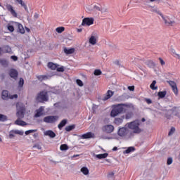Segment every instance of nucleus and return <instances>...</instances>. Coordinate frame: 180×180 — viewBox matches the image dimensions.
I'll list each match as a JSON object with an SVG mask.
<instances>
[{
  "mask_svg": "<svg viewBox=\"0 0 180 180\" xmlns=\"http://www.w3.org/2000/svg\"><path fill=\"white\" fill-rule=\"evenodd\" d=\"M172 53H173V54H175L176 56V54H179L176 53V51H175V49H172Z\"/></svg>",
  "mask_w": 180,
  "mask_h": 180,
  "instance_id": "680f3d73",
  "label": "nucleus"
},
{
  "mask_svg": "<svg viewBox=\"0 0 180 180\" xmlns=\"http://www.w3.org/2000/svg\"><path fill=\"white\" fill-rule=\"evenodd\" d=\"M25 84V80L23 79V78H20V81L18 82V86L20 88H22L23 87V85Z\"/></svg>",
  "mask_w": 180,
  "mask_h": 180,
  "instance_id": "4c0bfd02",
  "label": "nucleus"
},
{
  "mask_svg": "<svg viewBox=\"0 0 180 180\" xmlns=\"http://www.w3.org/2000/svg\"><path fill=\"white\" fill-rule=\"evenodd\" d=\"M134 151H136V148L134 146H130L127 150L123 151V154H130V153H134Z\"/></svg>",
  "mask_w": 180,
  "mask_h": 180,
  "instance_id": "a211bd4d",
  "label": "nucleus"
},
{
  "mask_svg": "<svg viewBox=\"0 0 180 180\" xmlns=\"http://www.w3.org/2000/svg\"><path fill=\"white\" fill-rule=\"evenodd\" d=\"M16 1L21 5V6H23L25 11H27V6L26 4H25V1L23 0H16Z\"/></svg>",
  "mask_w": 180,
  "mask_h": 180,
  "instance_id": "cd10ccee",
  "label": "nucleus"
},
{
  "mask_svg": "<svg viewBox=\"0 0 180 180\" xmlns=\"http://www.w3.org/2000/svg\"><path fill=\"white\" fill-rule=\"evenodd\" d=\"M76 82H77V85H79V86H84V83L82 82V81L81 79H77Z\"/></svg>",
  "mask_w": 180,
  "mask_h": 180,
  "instance_id": "a18cd8bd",
  "label": "nucleus"
},
{
  "mask_svg": "<svg viewBox=\"0 0 180 180\" xmlns=\"http://www.w3.org/2000/svg\"><path fill=\"white\" fill-rule=\"evenodd\" d=\"M141 127H138L137 124L136 126V134H140V133L144 131V129L140 128Z\"/></svg>",
  "mask_w": 180,
  "mask_h": 180,
  "instance_id": "f704fd0d",
  "label": "nucleus"
},
{
  "mask_svg": "<svg viewBox=\"0 0 180 180\" xmlns=\"http://www.w3.org/2000/svg\"><path fill=\"white\" fill-rule=\"evenodd\" d=\"M6 8L7 9V11L8 12H10L11 13V15L14 17V18H18V13H16V11H15L13 10V6H12V5L11 4H7L6 6Z\"/></svg>",
  "mask_w": 180,
  "mask_h": 180,
  "instance_id": "9b49d317",
  "label": "nucleus"
},
{
  "mask_svg": "<svg viewBox=\"0 0 180 180\" xmlns=\"http://www.w3.org/2000/svg\"><path fill=\"white\" fill-rule=\"evenodd\" d=\"M8 30H9V32H14L15 31V27L13 25H8Z\"/></svg>",
  "mask_w": 180,
  "mask_h": 180,
  "instance_id": "49530a36",
  "label": "nucleus"
},
{
  "mask_svg": "<svg viewBox=\"0 0 180 180\" xmlns=\"http://www.w3.org/2000/svg\"><path fill=\"white\" fill-rule=\"evenodd\" d=\"M127 126L130 130H133V133H136V121L128 123Z\"/></svg>",
  "mask_w": 180,
  "mask_h": 180,
  "instance_id": "f3484780",
  "label": "nucleus"
},
{
  "mask_svg": "<svg viewBox=\"0 0 180 180\" xmlns=\"http://www.w3.org/2000/svg\"><path fill=\"white\" fill-rule=\"evenodd\" d=\"M45 136H49L51 139H54L56 137V133L51 130H49L45 132Z\"/></svg>",
  "mask_w": 180,
  "mask_h": 180,
  "instance_id": "5701e85b",
  "label": "nucleus"
},
{
  "mask_svg": "<svg viewBox=\"0 0 180 180\" xmlns=\"http://www.w3.org/2000/svg\"><path fill=\"white\" fill-rule=\"evenodd\" d=\"M127 110V106L124 104H117L112 106V110L110 112L111 117H116L120 113H124Z\"/></svg>",
  "mask_w": 180,
  "mask_h": 180,
  "instance_id": "f257e3e1",
  "label": "nucleus"
},
{
  "mask_svg": "<svg viewBox=\"0 0 180 180\" xmlns=\"http://www.w3.org/2000/svg\"><path fill=\"white\" fill-rule=\"evenodd\" d=\"M11 58V60H13V61H18V56H12Z\"/></svg>",
  "mask_w": 180,
  "mask_h": 180,
  "instance_id": "5fc2aeb1",
  "label": "nucleus"
},
{
  "mask_svg": "<svg viewBox=\"0 0 180 180\" xmlns=\"http://www.w3.org/2000/svg\"><path fill=\"white\" fill-rule=\"evenodd\" d=\"M14 25L18 28V32H19V33H21V34H25V28L22 24L15 22Z\"/></svg>",
  "mask_w": 180,
  "mask_h": 180,
  "instance_id": "f8f14e48",
  "label": "nucleus"
},
{
  "mask_svg": "<svg viewBox=\"0 0 180 180\" xmlns=\"http://www.w3.org/2000/svg\"><path fill=\"white\" fill-rule=\"evenodd\" d=\"M43 110H44L43 107H40L39 109L37 110V113L35 114L34 117H40V116H42Z\"/></svg>",
  "mask_w": 180,
  "mask_h": 180,
  "instance_id": "412c9836",
  "label": "nucleus"
},
{
  "mask_svg": "<svg viewBox=\"0 0 180 180\" xmlns=\"http://www.w3.org/2000/svg\"><path fill=\"white\" fill-rule=\"evenodd\" d=\"M48 67L51 70H57V67H58V65L56 63H53V62H49L48 63Z\"/></svg>",
  "mask_w": 180,
  "mask_h": 180,
  "instance_id": "b1692460",
  "label": "nucleus"
},
{
  "mask_svg": "<svg viewBox=\"0 0 180 180\" xmlns=\"http://www.w3.org/2000/svg\"><path fill=\"white\" fill-rule=\"evenodd\" d=\"M75 129V125H69L65 127L66 131H71L72 130H74Z\"/></svg>",
  "mask_w": 180,
  "mask_h": 180,
  "instance_id": "72a5a7b5",
  "label": "nucleus"
},
{
  "mask_svg": "<svg viewBox=\"0 0 180 180\" xmlns=\"http://www.w3.org/2000/svg\"><path fill=\"white\" fill-rule=\"evenodd\" d=\"M16 108H17L16 116L18 119H23V117H25V112L26 110L25 108V105L20 103H18L16 104Z\"/></svg>",
  "mask_w": 180,
  "mask_h": 180,
  "instance_id": "f03ea898",
  "label": "nucleus"
},
{
  "mask_svg": "<svg viewBox=\"0 0 180 180\" xmlns=\"http://www.w3.org/2000/svg\"><path fill=\"white\" fill-rule=\"evenodd\" d=\"M155 84H157V81L153 80L150 86V88L152 89L153 91H157V89H158V86H155Z\"/></svg>",
  "mask_w": 180,
  "mask_h": 180,
  "instance_id": "c85d7f7f",
  "label": "nucleus"
},
{
  "mask_svg": "<svg viewBox=\"0 0 180 180\" xmlns=\"http://www.w3.org/2000/svg\"><path fill=\"white\" fill-rule=\"evenodd\" d=\"M45 123H56L58 120V116L57 115H49L44 118Z\"/></svg>",
  "mask_w": 180,
  "mask_h": 180,
  "instance_id": "423d86ee",
  "label": "nucleus"
},
{
  "mask_svg": "<svg viewBox=\"0 0 180 180\" xmlns=\"http://www.w3.org/2000/svg\"><path fill=\"white\" fill-rule=\"evenodd\" d=\"M138 68H139V70H141V71L143 70V66L138 65Z\"/></svg>",
  "mask_w": 180,
  "mask_h": 180,
  "instance_id": "0e129e2a",
  "label": "nucleus"
},
{
  "mask_svg": "<svg viewBox=\"0 0 180 180\" xmlns=\"http://www.w3.org/2000/svg\"><path fill=\"white\" fill-rule=\"evenodd\" d=\"M90 44L95 46L96 44V37L95 36H91L89 40Z\"/></svg>",
  "mask_w": 180,
  "mask_h": 180,
  "instance_id": "bb28decb",
  "label": "nucleus"
},
{
  "mask_svg": "<svg viewBox=\"0 0 180 180\" xmlns=\"http://www.w3.org/2000/svg\"><path fill=\"white\" fill-rule=\"evenodd\" d=\"M141 122H146V118H142Z\"/></svg>",
  "mask_w": 180,
  "mask_h": 180,
  "instance_id": "774afa93",
  "label": "nucleus"
},
{
  "mask_svg": "<svg viewBox=\"0 0 180 180\" xmlns=\"http://www.w3.org/2000/svg\"><path fill=\"white\" fill-rule=\"evenodd\" d=\"M38 102H47L49 101V93L46 91H40L37 96Z\"/></svg>",
  "mask_w": 180,
  "mask_h": 180,
  "instance_id": "7ed1b4c3",
  "label": "nucleus"
},
{
  "mask_svg": "<svg viewBox=\"0 0 180 180\" xmlns=\"http://www.w3.org/2000/svg\"><path fill=\"white\" fill-rule=\"evenodd\" d=\"M176 57L179 60H180V55L179 54H176Z\"/></svg>",
  "mask_w": 180,
  "mask_h": 180,
  "instance_id": "338daca9",
  "label": "nucleus"
},
{
  "mask_svg": "<svg viewBox=\"0 0 180 180\" xmlns=\"http://www.w3.org/2000/svg\"><path fill=\"white\" fill-rule=\"evenodd\" d=\"M162 19L165 23V25L167 26V27H171L172 26H175L176 24V22L175 20H172L169 17H165L163 15H162Z\"/></svg>",
  "mask_w": 180,
  "mask_h": 180,
  "instance_id": "20e7f679",
  "label": "nucleus"
},
{
  "mask_svg": "<svg viewBox=\"0 0 180 180\" xmlns=\"http://www.w3.org/2000/svg\"><path fill=\"white\" fill-rule=\"evenodd\" d=\"M113 91L111 90H108L107 93L104 95V97L102 98V101H108V99H110L113 96Z\"/></svg>",
  "mask_w": 180,
  "mask_h": 180,
  "instance_id": "4468645a",
  "label": "nucleus"
},
{
  "mask_svg": "<svg viewBox=\"0 0 180 180\" xmlns=\"http://www.w3.org/2000/svg\"><path fill=\"white\" fill-rule=\"evenodd\" d=\"M115 175V172H111L108 174V178H112V176H113Z\"/></svg>",
  "mask_w": 180,
  "mask_h": 180,
  "instance_id": "4d7b16f0",
  "label": "nucleus"
},
{
  "mask_svg": "<svg viewBox=\"0 0 180 180\" xmlns=\"http://www.w3.org/2000/svg\"><path fill=\"white\" fill-rule=\"evenodd\" d=\"M94 75H102V71L99 69H96L94 70Z\"/></svg>",
  "mask_w": 180,
  "mask_h": 180,
  "instance_id": "ea45409f",
  "label": "nucleus"
},
{
  "mask_svg": "<svg viewBox=\"0 0 180 180\" xmlns=\"http://www.w3.org/2000/svg\"><path fill=\"white\" fill-rule=\"evenodd\" d=\"M112 151H117V147H114L113 148H112Z\"/></svg>",
  "mask_w": 180,
  "mask_h": 180,
  "instance_id": "69168bd1",
  "label": "nucleus"
},
{
  "mask_svg": "<svg viewBox=\"0 0 180 180\" xmlns=\"http://www.w3.org/2000/svg\"><path fill=\"white\" fill-rule=\"evenodd\" d=\"M17 98H18V94H14L10 97V99H17Z\"/></svg>",
  "mask_w": 180,
  "mask_h": 180,
  "instance_id": "6e6d98bb",
  "label": "nucleus"
},
{
  "mask_svg": "<svg viewBox=\"0 0 180 180\" xmlns=\"http://www.w3.org/2000/svg\"><path fill=\"white\" fill-rule=\"evenodd\" d=\"M6 53H12V48H11V46L6 45L0 48V56L1 54H5Z\"/></svg>",
  "mask_w": 180,
  "mask_h": 180,
  "instance_id": "9d476101",
  "label": "nucleus"
},
{
  "mask_svg": "<svg viewBox=\"0 0 180 180\" xmlns=\"http://www.w3.org/2000/svg\"><path fill=\"white\" fill-rule=\"evenodd\" d=\"M172 161H173L172 158H168L167 162V165H171V164H172Z\"/></svg>",
  "mask_w": 180,
  "mask_h": 180,
  "instance_id": "de8ad7c7",
  "label": "nucleus"
},
{
  "mask_svg": "<svg viewBox=\"0 0 180 180\" xmlns=\"http://www.w3.org/2000/svg\"><path fill=\"white\" fill-rule=\"evenodd\" d=\"M129 130L126 127H122L118 129L117 134L120 137H124L125 136H127Z\"/></svg>",
  "mask_w": 180,
  "mask_h": 180,
  "instance_id": "1a4fd4ad",
  "label": "nucleus"
},
{
  "mask_svg": "<svg viewBox=\"0 0 180 180\" xmlns=\"http://www.w3.org/2000/svg\"><path fill=\"white\" fill-rule=\"evenodd\" d=\"M9 75L11 78H13L14 79H16L18 78V70L15 69H11L9 72Z\"/></svg>",
  "mask_w": 180,
  "mask_h": 180,
  "instance_id": "dca6fc26",
  "label": "nucleus"
},
{
  "mask_svg": "<svg viewBox=\"0 0 180 180\" xmlns=\"http://www.w3.org/2000/svg\"><path fill=\"white\" fill-rule=\"evenodd\" d=\"M15 124L17 126H26L27 123L23 120H20V119H18L17 120L15 121Z\"/></svg>",
  "mask_w": 180,
  "mask_h": 180,
  "instance_id": "aec40b11",
  "label": "nucleus"
},
{
  "mask_svg": "<svg viewBox=\"0 0 180 180\" xmlns=\"http://www.w3.org/2000/svg\"><path fill=\"white\" fill-rule=\"evenodd\" d=\"M159 60H160L161 65H165V61H164V60L162 58H159Z\"/></svg>",
  "mask_w": 180,
  "mask_h": 180,
  "instance_id": "864d4df0",
  "label": "nucleus"
},
{
  "mask_svg": "<svg viewBox=\"0 0 180 180\" xmlns=\"http://www.w3.org/2000/svg\"><path fill=\"white\" fill-rule=\"evenodd\" d=\"M167 83L169 84V85L171 86L174 95H176V96H178V86H176V83L171 80L167 81Z\"/></svg>",
  "mask_w": 180,
  "mask_h": 180,
  "instance_id": "6e6552de",
  "label": "nucleus"
},
{
  "mask_svg": "<svg viewBox=\"0 0 180 180\" xmlns=\"http://www.w3.org/2000/svg\"><path fill=\"white\" fill-rule=\"evenodd\" d=\"M131 116H133V112H127L126 114V119H130V117H131Z\"/></svg>",
  "mask_w": 180,
  "mask_h": 180,
  "instance_id": "09e8293b",
  "label": "nucleus"
},
{
  "mask_svg": "<svg viewBox=\"0 0 180 180\" xmlns=\"http://www.w3.org/2000/svg\"><path fill=\"white\" fill-rule=\"evenodd\" d=\"M7 120H8V118L6 117V115L0 114V120H1V122H5Z\"/></svg>",
  "mask_w": 180,
  "mask_h": 180,
  "instance_id": "c03bdc74",
  "label": "nucleus"
},
{
  "mask_svg": "<svg viewBox=\"0 0 180 180\" xmlns=\"http://www.w3.org/2000/svg\"><path fill=\"white\" fill-rule=\"evenodd\" d=\"M94 9L96 11H101V8L99 6H94Z\"/></svg>",
  "mask_w": 180,
  "mask_h": 180,
  "instance_id": "052dcab7",
  "label": "nucleus"
},
{
  "mask_svg": "<svg viewBox=\"0 0 180 180\" xmlns=\"http://www.w3.org/2000/svg\"><path fill=\"white\" fill-rule=\"evenodd\" d=\"M113 123H114V124H116L117 126H120V124H122V123H123V117L115 118Z\"/></svg>",
  "mask_w": 180,
  "mask_h": 180,
  "instance_id": "6ab92c4d",
  "label": "nucleus"
},
{
  "mask_svg": "<svg viewBox=\"0 0 180 180\" xmlns=\"http://www.w3.org/2000/svg\"><path fill=\"white\" fill-rule=\"evenodd\" d=\"M37 78L39 79V81H44V79H47V76L39 75V76H37Z\"/></svg>",
  "mask_w": 180,
  "mask_h": 180,
  "instance_id": "58836bf2",
  "label": "nucleus"
},
{
  "mask_svg": "<svg viewBox=\"0 0 180 180\" xmlns=\"http://www.w3.org/2000/svg\"><path fill=\"white\" fill-rule=\"evenodd\" d=\"M145 101H146V103H148V105L153 103V101H151V99H150V98H146Z\"/></svg>",
  "mask_w": 180,
  "mask_h": 180,
  "instance_id": "3c124183",
  "label": "nucleus"
},
{
  "mask_svg": "<svg viewBox=\"0 0 180 180\" xmlns=\"http://www.w3.org/2000/svg\"><path fill=\"white\" fill-rule=\"evenodd\" d=\"M56 70H57L58 72H64V68L63 67L57 68Z\"/></svg>",
  "mask_w": 180,
  "mask_h": 180,
  "instance_id": "8fccbe9b",
  "label": "nucleus"
},
{
  "mask_svg": "<svg viewBox=\"0 0 180 180\" xmlns=\"http://www.w3.org/2000/svg\"><path fill=\"white\" fill-rule=\"evenodd\" d=\"M101 130L106 134H111V133L115 131V126L112 124H105L102 127Z\"/></svg>",
  "mask_w": 180,
  "mask_h": 180,
  "instance_id": "39448f33",
  "label": "nucleus"
},
{
  "mask_svg": "<svg viewBox=\"0 0 180 180\" xmlns=\"http://www.w3.org/2000/svg\"><path fill=\"white\" fill-rule=\"evenodd\" d=\"M15 134H19L20 136H23V131L19 130H12L9 133L10 139H13L15 137Z\"/></svg>",
  "mask_w": 180,
  "mask_h": 180,
  "instance_id": "ddd939ff",
  "label": "nucleus"
},
{
  "mask_svg": "<svg viewBox=\"0 0 180 180\" xmlns=\"http://www.w3.org/2000/svg\"><path fill=\"white\" fill-rule=\"evenodd\" d=\"M0 64H1V65H3L4 67H7L8 60L5 59H0Z\"/></svg>",
  "mask_w": 180,
  "mask_h": 180,
  "instance_id": "c9c22d12",
  "label": "nucleus"
},
{
  "mask_svg": "<svg viewBox=\"0 0 180 180\" xmlns=\"http://www.w3.org/2000/svg\"><path fill=\"white\" fill-rule=\"evenodd\" d=\"M36 131H37V129H30L25 131V134L26 136H28V134H30V133H36Z\"/></svg>",
  "mask_w": 180,
  "mask_h": 180,
  "instance_id": "37998d69",
  "label": "nucleus"
},
{
  "mask_svg": "<svg viewBox=\"0 0 180 180\" xmlns=\"http://www.w3.org/2000/svg\"><path fill=\"white\" fill-rule=\"evenodd\" d=\"M151 12H155V13H158V15H160L161 17L162 16V13H161L159 11L158 8H154L151 10Z\"/></svg>",
  "mask_w": 180,
  "mask_h": 180,
  "instance_id": "a19ab883",
  "label": "nucleus"
},
{
  "mask_svg": "<svg viewBox=\"0 0 180 180\" xmlns=\"http://www.w3.org/2000/svg\"><path fill=\"white\" fill-rule=\"evenodd\" d=\"M67 124V120H63L58 125V127L60 130Z\"/></svg>",
  "mask_w": 180,
  "mask_h": 180,
  "instance_id": "393cba45",
  "label": "nucleus"
},
{
  "mask_svg": "<svg viewBox=\"0 0 180 180\" xmlns=\"http://www.w3.org/2000/svg\"><path fill=\"white\" fill-rule=\"evenodd\" d=\"M108 155H109L108 153L98 154L96 155V158H98V160H102L103 158H106Z\"/></svg>",
  "mask_w": 180,
  "mask_h": 180,
  "instance_id": "c756f323",
  "label": "nucleus"
},
{
  "mask_svg": "<svg viewBox=\"0 0 180 180\" xmlns=\"http://www.w3.org/2000/svg\"><path fill=\"white\" fill-rule=\"evenodd\" d=\"M64 51L65 54H74V53L75 52V49L71 48V49H67V48H65Z\"/></svg>",
  "mask_w": 180,
  "mask_h": 180,
  "instance_id": "a878e982",
  "label": "nucleus"
},
{
  "mask_svg": "<svg viewBox=\"0 0 180 180\" xmlns=\"http://www.w3.org/2000/svg\"><path fill=\"white\" fill-rule=\"evenodd\" d=\"M174 132H175V128L174 127L171 128V130L169 132V136H171V134H174Z\"/></svg>",
  "mask_w": 180,
  "mask_h": 180,
  "instance_id": "603ef678",
  "label": "nucleus"
},
{
  "mask_svg": "<svg viewBox=\"0 0 180 180\" xmlns=\"http://www.w3.org/2000/svg\"><path fill=\"white\" fill-rule=\"evenodd\" d=\"M68 145L67 144H61L60 146V150L61 151H67V150H68Z\"/></svg>",
  "mask_w": 180,
  "mask_h": 180,
  "instance_id": "473e14b6",
  "label": "nucleus"
},
{
  "mask_svg": "<svg viewBox=\"0 0 180 180\" xmlns=\"http://www.w3.org/2000/svg\"><path fill=\"white\" fill-rule=\"evenodd\" d=\"M95 137V134L92 132H87L81 136V139H94Z\"/></svg>",
  "mask_w": 180,
  "mask_h": 180,
  "instance_id": "2eb2a0df",
  "label": "nucleus"
},
{
  "mask_svg": "<svg viewBox=\"0 0 180 180\" xmlns=\"http://www.w3.org/2000/svg\"><path fill=\"white\" fill-rule=\"evenodd\" d=\"M137 60L138 61H146V60L144 59V58H141V59H140V58H137Z\"/></svg>",
  "mask_w": 180,
  "mask_h": 180,
  "instance_id": "e2e57ef3",
  "label": "nucleus"
},
{
  "mask_svg": "<svg viewBox=\"0 0 180 180\" xmlns=\"http://www.w3.org/2000/svg\"><path fill=\"white\" fill-rule=\"evenodd\" d=\"M39 16H40V15H39L37 13H35L34 15V19H39Z\"/></svg>",
  "mask_w": 180,
  "mask_h": 180,
  "instance_id": "bf43d9fd",
  "label": "nucleus"
},
{
  "mask_svg": "<svg viewBox=\"0 0 180 180\" xmlns=\"http://www.w3.org/2000/svg\"><path fill=\"white\" fill-rule=\"evenodd\" d=\"M1 98L2 99H4L5 101H6V99L9 98V91L6 90H4L2 91Z\"/></svg>",
  "mask_w": 180,
  "mask_h": 180,
  "instance_id": "4be33fe9",
  "label": "nucleus"
},
{
  "mask_svg": "<svg viewBox=\"0 0 180 180\" xmlns=\"http://www.w3.org/2000/svg\"><path fill=\"white\" fill-rule=\"evenodd\" d=\"M165 95H167V91H159L158 94V96H159V98H160V99L165 98Z\"/></svg>",
  "mask_w": 180,
  "mask_h": 180,
  "instance_id": "7c9ffc66",
  "label": "nucleus"
},
{
  "mask_svg": "<svg viewBox=\"0 0 180 180\" xmlns=\"http://www.w3.org/2000/svg\"><path fill=\"white\" fill-rule=\"evenodd\" d=\"M94 20L92 18H85L82 20V26H91L94 25Z\"/></svg>",
  "mask_w": 180,
  "mask_h": 180,
  "instance_id": "0eeeda50",
  "label": "nucleus"
},
{
  "mask_svg": "<svg viewBox=\"0 0 180 180\" xmlns=\"http://www.w3.org/2000/svg\"><path fill=\"white\" fill-rule=\"evenodd\" d=\"M136 126H137L138 127H143V123H141V121L136 120Z\"/></svg>",
  "mask_w": 180,
  "mask_h": 180,
  "instance_id": "79ce46f5",
  "label": "nucleus"
},
{
  "mask_svg": "<svg viewBox=\"0 0 180 180\" xmlns=\"http://www.w3.org/2000/svg\"><path fill=\"white\" fill-rule=\"evenodd\" d=\"M57 33H63L65 30L64 27H58L56 29Z\"/></svg>",
  "mask_w": 180,
  "mask_h": 180,
  "instance_id": "e433bc0d",
  "label": "nucleus"
},
{
  "mask_svg": "<svg viewBox=\"0 0 180 180\" xmlns=\"http://www.w3.org/2000/svg\"><path fill=\"white\" fill-rule=\"evenodd\" d=\"M129 91H134V86H128Z\"/></svg>",
  "mask_w": 180,
  "mask_h": 180,
  "instance_id": "13d9d810",
  "label": "nucleus"
},
{
  "mask_svg": "<svg viewBox=\"0 0 180 180\" xmlns=\"http://www.w3.org/2000/svg\"><path fill=\"white\" fill-rule=\"evenodd\" d=\"M81 172H82L84 175H88V174H89V169H88L86 167H84L81 169Z\"/></svg>",
  "mask_w": 180,
  "mask_h": 180,
  "instance_id": "2f4dec72",
  "label": "nucleus"
}]
</instances>
